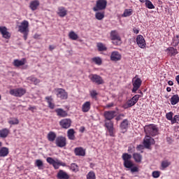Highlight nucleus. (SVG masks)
Instances as JSON below:
<instances>
[{
    "mask_svg": "<svg viewBox=\"0 0 179 179\" xmlns=\"http://www.w3.org/2000/svg\"><path fill=\"white\" fill-rule=\"evenodd\" d=\"M28 110L29 111H31V113H34V110H37V108L36 106H29V107L28 108Z\"/></svg>",
    "mask_w": 179,
    "mask_h": 179,
    "instance_id": "13d9d810",
    "label": "nucleus"
},
{
    "mask_svg": "<svg viewBox=\"0 0 179 179\" xmlns=\"http://www.w3.org/2000/svg\"><path fill=\"white\" fill-rule=\"evenodd\" d=\"M171 124L172 125H173V124H179V115H175L173 116V119L172 120V122Z\"/></svg>",
    "mask_w": 179,
    "mask_h": 179,
    "instance_id": "8fccbe9b",
    "label": "nucleus"
},
{
    "mask_svg": "<svg viewBox=\"0 0 179 179\" xmlns=\"http://www.w3.org/2000/svg\"><path fill=\"white\" fill-rule=\"evenodd\" d=\"M90 96L92 97V99H97V96L99 94V93H97V91L93 90H91L90 92Z\"/></svg>",
    "mask_w": 179,
    "mask_h": 179,
    "instance_id": "09e8293b",
    "label": "nucleus"
},
{
    "mask_svg": "<svg viewBox=\"0 0 179 179\" xmlns=\"http://www.w3.org/2000/svg\"><path fill=\"white\" fill-rule=\"evenodd\" d=\"M92 108V103L90 101H85L81 108L83 113H89Z\"/></svg>",
    "mask_w": 179,
    "mask_h": 179,
    "instance_id": "412c9836",
    "label": "nucleus"
},
{
    "mask_svg": "<svg viewBox=\"0 0 179 179\" xmlns=\"http://www.w3.org/2000/svg\"><path fill=\"white\" fill-rule=\"evenodd\" d=\"M9 155V148L2 147L0 148V157H6Z\"/></svg>",
    "mask_w": 179,
    "mask_h": 179,
    "instance_id": "cd10ccee",
    "label": "nucleus"
},
{
    "mask_svg": "<svg viewBox=\"0 0 179 179\" xmlns=\"http://www.w3.org/2000/svg\"><path fill=\"white\" fill-rule=\"evenodd\" d=\"M105 127L107 128V129H110L112 128H114V122L111 120H109L108 122H106Z\"/></svg>",
    "mask_w": 179,
    "mask_h": 179,
    "instance_id": "c03bdc74",
    "label": "nucleus"
},
{
    "mask_svg": "<svg viewBox=\"0 0 179 179\" xmlns=\"http://www.w3.org/2000/svg\"><path fill=\"white\" fill-rule=\"evenodd\" d=\"M171 164V162H169L168 160L162 161L161 163L162 170H164V169H167V167H169Z\"/></svg>",
    "mask_w": 179,
    "mask_h": 179,
    "instance_id": "ea45409f",
    "label": "nucleus"
},
{
    "mask_svg": "<svg viewBox=\"0 0 179 179\" xmlns=\"http://www.w3.org/2000/svg\"><path fill=\"white\" fill-rule=\"evenodd\" d=\"M122 159L124 160V162H129L132 159V155L128 154V153H124L122 156Z\"/></svg>",
    "mask_w": 179,
    "mask_h": 179,
    "instance_id": "a19ab883",
    "label": "nucleus"
},
{
    "mask_svg": "<svg viewBox=\"0 0 179 179\" xmlns=\"http://www.w3.org/2000/svg\"><path fill=\"white\" fill-rule=\"evenodd\" d=\"M24 64H26V59L24 58H22L21 60L15 59L13 62V65L17 68H19V66H23Z\"/></svg>",
    "mask_w": 179,
    "mask_h": 179,
    "instance_id": "b1692460",
    "label": "nucleus"
},
{
    "mask_svg": "<svg viewBox=\"0 0 179 179\" xmlns=\"http://www.w3.org/2000/svg\"><path fill=\"white\" fill-rule=\"evenodd\" d=\"M10 134V131L9 129L4 128L2 129H0V138L2 139H5L6 138H8V136Z\"/></svg>",
    "mask_w": 179,
    "mask_h": 179,
    "instance_id": "5701e85b",
    "label": "nucleus"
},
{
    "mask_svg": "<svg viewBox=\"0 0 179 179\" xmlns=\"http://www.w3.org/2000/svg\"><path fill=\"white\" fill-rule=\"evenodd\" d=\"M90 79L93 82V83H96V85H103L104 83L103 78L97 74H92L90 76Z\"/></svg>",
    "mask_w": 179,
    "mask_h": 179,
    "instance_id": "9d476101",
    "label": "nucleus"
},
{
    "mask_svg": "<svg viewBox=\"0 0 179 179\" xmlns=\"http://www.w3.org/2000/svg\"><path fill=\"white\" fill-rule=\"evenodd\" d=\"M92 61L95 65H98L99 66L103 64V59H101L100 57H93L92 58Z\"/></svg>",
    "mask_w": 179,
    "mask_h": 179,
    "instance_id": "72a5a7b5",
    "label": "nucleus"
},
{
    "mask_svg": "<svg viewBox=\"0 0 179 179\" xmlns=\"http://www.w3.org/2000/svg\"><path fill=\"white\" fill-rule=\"evenodd\" d=\"M136 76H136L135 78L132 79V93H136V92H138V89L141 87L142 85V80L140 78H136Z\"/></svg>",
    "mask_w": 179,
    "mask_h": 179,
    "instance_id": "423d86ee",
    "label": "nucleus"
},
{
    "mask_svg": "<svg viewBox=\"0 0 179 179\" xmlns=\"http://www.w3.org/2000/svg\"><path fill=\"white\" fill-rule=\"evenodd\" d=\"M143 145L146 149H149L151 145H155V139L147 135L143 140Z\"/></svg>",
    "mask_w": 179,
    "mask_h": 179,
    "instance_id": "f8f14e48",
    "label": "nucleus"
},
{
    "mask_svg": "<svg viewBox=\"0 0 179 179\" xmlns=\"http://www.w3.org/2000/svg\"><path fill=\"white\" fill-rule=\"evenodd\" d=\"M175 41H176V44H179V36L178 35L176 36V40H175Z\"/></svg>",
    "mask_w": 179,
    "mask_h": 179,
    "instance_id": "69168bd1",
    "label": "nucleus"
},
{
    "mask_svg": "<svg viewBox=\"0 0 179 179\" xmlns=\"http://www.w3.org/2000/svg\"><path fill=\"white\" fill-rule=\"evenodd\" d=\"M136 43L140 48H146V41L142 35H138L136 38Z\"/></svg>",
    "mask_w": 179,
    "mask_h": 179,
    "instance_id": "2eb2a0df",
    "label": "nucleus"
},
{
    "mask_svg": "<svg viewBox=\"0 0 179 179\" xmlns=\"http://www.w3.org/2000/svg\"><path fill=\"white\" fill-rule=\"evenodd\" d=\"M35 166L38 167V170H43V169H44V164L41 159H36L35 162Z\"/></svg>",
    "mask_w": 179,
    "mask_h": 179,
    "instance_id": "c9c22d12",
    "label": "nucleus"
},
{
    "mask_svg": "<svg viewBox=\"0 0 179 179\" xmlns=\"http://www.w3.org/2000/svg\"><path fill=\"white\" fill-rule=\"evenodd\" d=\"M18 29L20 33H26L29 31V22L27 20H24L21 23V25L19 26Z\"/></svg>",
    "mask_w": 179,
    "mask_h": 179,
    "instance_id": "4468645a",
    "label": "nucleus"
},
{
    "mask_svg": "<svg viewBox=\"0 0 179 179\" xmlns=\"http://www.w3.org/2000/svg\"><path fill=\"white\" fill-rule=\"evenodd\" d=\"M137 150H142L143 149V145H139L136 148Z\"/></svg>",
    "mask_w": 179,
    "mask_h": 179,
    "instance_id": "680f3d73",
    "label": "nucleus"
},
{
    "mask_svg": "<svg viewBox=\"0 0 179 179\" xmlns=\"http://www.w3.org/2000/svg\"><path fill=\"white\" fill-rule=\"evenodd\" d=\"M55 92H56V96L60 100H66L68 99V92L62 88H55Z\"/></svg>",
    "mask_w": 179,
    "mask_h": 179,
    "instance_id": "0eeeda50",
    "label": "nucleus"
},
{
    "mask_svg": "<svg viewBox=\"0 0 179 179\" xmlns=\"http://www.w3.org/2000/svg\"><path fill=\"white\" fill-rule=\"evenodd\" d=\"M115 114H117L115 110H108L104 112L103 117L107 121H111L117 115Z\"/></svg>",
    "mask_w": 179,
    "mask_h": 179,
    "instance_id": "ddd939ff",
    "label": "nucleus"
},
{
    "mask_svg": "<svg viewBox=\"0 0 179 179\" xmlns=\"http://www.w3.org/2000/svg\"><path fill=\"white\" fill-rule=\"evenodd\" d=\"M87 179H96V173L93 171H90L87 175Z\"/></svg>",
    "mask_w": 179,
    "mask_h": 179,
    "instance_id": "49530a36",
    "label": "nucleus"
},
{
    "mask_svg": "<svg viewBox=\"0 0 179 179\" xmlns=\"http://www.w3.org/2000/svg\"><path fill=\"white\" fill-rule=\"evenodd\" d=\"M144 131L148 136H156L159 135V127L155 124L145 126Z\"/></svg>",
    "mask_w": 179,
    "mask_h": 179,
    "instance_id": "f257e3e1",
    "label": "nucleus"
},
{
    "mask_svg": "<svg viewBox=\"0 0 179 179\" xmlns=\"http://www.w3.org/2000/svg\"><path fill=\"white\" fill-rule=\"evenodd\" d=\"M130 169L131 173H138V171H139V168H138L137 166H132Z\"/></svg>",
    "mask_w": 179,
    "mask_h": 179,
    "instance_id": "5fc2aeb1",
    "label": "nucleus"
},
{
    "mask_svg": "<svg viewBox=\"0 0 179 179\" xmlns=\"http://www.w3.org/2000/svg\"><path fill=\"white\" fill-rule=\"evenodd\" d=\"M111 107H114V103H108L106 106V108H111Z\"/></svg>",
    "mask_w": 179,
    "mask_h": 179,
    "instance_id": "bf43d9fd",
    "label": "nucleus"
},
{
    "mask_svg": "<svg viewBox=\"0 0 179 179\" xmlns=\"http://www.w3.org/2000/svg\"><path fill=\"white\" fill-rule=\"evenodd\" d=\"M59 125L64 129H68L71 128V125H72V120L70 118H65L59 121Z\"/></svg>",
    "mask_w": 179,
    "mask_h": 179,
    "instance_id": "9b49d317",
    "label": "nucleus"
},
{
    "mask_svg": "<svg viewBox=\"0 0 179 179\" xmlns=\"http://www.w3.org/2000/svg\"><path fill=\"white\" fill-rule=\"evenodd\" d=\"M55 112L57 113V116L60 117L61 118L68 117V112L62 108H57L55 110Z\"/></svg>",
    "mask_w": 179,
    "mask_h": 179,
    "instance_id": "6ab92c4d",
    "label": "nucleus"
},
{
    "mask_svg": "<svg viewBox=\"0 0 179 179\" xmlns=\"http://www.w3.org/2000/svg\"><path fill=\"white\" fill-rule=\"evenodd\" d=\"M10 94L15 96V97H22V96L26 94V90L23 88L12 89L10 90Z\"/></svg>",
    "mask_w": 179,
    "mask_h": 179,
    "instance_id": "6e6552de",
    "label": "nucleus"
},
{
    "mask_svg": "<svg viewBox=\"0 0 179 179\" xmlns=\"http://www.w3.org/2000/svg\"><path fill=\"white\" fill-rule=\"evenodd\" d=\"M139 93H141V95L136 94L131 99H129L127 101V103L123 104L122 106L123 108L127 110V108H131V107H133V106H135L136 102L139 101V99H141V97L143 96V92H142V91H140Z\"/></svg>",
    "mask_w": 179,
    "mask_h": 179,
    "instance_id": "f03ea898",
    "label": "nucleus"
},
{
    "mask_svg": "<svg viewBox=\"0 0 179 179\" xmlns=\"http://www.w3.org/2000/svg\"><path fill=\"white\" fill-rule=\"evenodd\" d=\"M70 170L76 173L77 171H79V166H78V164L73 163L71 164Z\"/></svg>",
    "mask_w": 179,
    "mask_h": 179,
    "instance_id": "a18cd8bd",
    "label": "nucleus"
},
{
    "mask_svg": "<svg viewBox=\"0 0 179 179\" xmlns=\"http://www.w3.org/2000/svg\"><path fill=\"white\" fill-rule=\"evenodd\" d=\"M110 136H114V127L112 129H108Z\"/></svg>",
    "mask_w": 179,
    "mask_h": 179,
    "instance_id": "4d7b16f0",
    "label": "nucleus"
},
{
    "mask_svg": "<svg viewBox=\"0 0 179 179\" xmlns=\"http://www.w3.org/2000/svg\"><path fill=\"white\" fill-rule=\"evenodd\" d=\"M76 156H86V150L82 147H78L74 149Z\"/></svg>",
    "mask_w": 179,
    "mask_h": 179,
    "instance_id": "aec40b11",
    "label": "nucleus"
},
{
    "mask_svg": "<svg viewBox=\"0 0 179 179\" xmlns=\"http://www.w3.org/2000/svg\"><path fill=\"white\" fill-rule=\"evenodd\" d=\"M57 15L60 17H65L68 15V10L64 6H60L58 8Z\"/></svg>",
    "mask_w": 179,
    "mask_h": 179,
    "instance_id": "4be33fe9",
    "label": "nucleus"
},
{
    "mask_svg": "<svg viewBox=\"0 0 179 179\" xmlns=\"http://www.w3.org/2000/svg\"><path fill=\"white\" fill-rule=\"evenodd\" d=\"M133 31L135 34H139V30L136 28H134Z\"/></svg>",
    "mask_w": 179,
    "mask_h": 179,
    "instance_id": "052dcab7",
    "label": "nucleus"
},
{
    "mask_svg": "<svg viewBox=\"0 0 179 179\" xmlns=\"http://www.w3.org/2000/svg\"><path fill=\"white\" fill-rule=\"evenodd\" d=\"M125 117V115L124 114H120L118 116L116 117L115 120L116 121H121L122 120V117Z\"/></svg>",
    "mask_w": 179,
    "mask_h": 179,
    "instance_id": "6e6d98bb",
    "label": "nucleus"
},
{
    "mask_svg": "<svg viewBox=\"0 0 179 179\" xmlns=\"http://www.w3.org/2000/svg\"><path fill=\"white\" fill-rule=\"evenodd\" d=\"M98 51H107V47L103 43H98L96 45Z\"/></svg>",
    "mask_w": 179,
    "mask_h": 179,
    "instance_id": "4c0bfd02",
    "label": "nucleus"
},
{
    "mask_svg": "<svg viewBox=\"0 0 179 179\" xmlns=\"http://www.w3.org/2000/svg\"><path fill=\"white\" fill-rule=\"evenodd\" d=\"M107 8V0H96V5L92 8L94 12L105 10Z\"/></svg>",
    "mask_w": 179,
    "mask_h": 179,
    "instance_id": "20e7f679",
    "label": "nucleus"
},
{
    "mask_svg": "<svg viewBox=\"0 0 179 179\" xmlns=\"http://www.w3.org/2000/svg\"><path fill=\"white\" fill-rule=\"evenodd\" d=\"M152 176L153 177V178H159V177H160V171H154L152 173Z\"/></svg>",
    "mask_w": 179,
    "mask_h": 179,
    "instance_id": "864d4df0",
    "label": "nucleus"
},
{
    "mask_svg": "<svg viewBox=\"0 0 179 179\" xmlns=\"http://www.w3.org/2000/svg\"><path fill=\"white\" fill-rule=\"evenodd\" d=\"M49 50L50 51H52V50H55V46L52 45H49Z\"/></svg>",
    "mask_w": 179,
    "mask_h": 179,
    "instance_id": "e2e57ef3",
    "label": "nucleus"
},
{
    "mask_svg": "<svg viewBox=\"0 0 179 179\" xmlns=\"http://www.w3.org/2000/svg\"><path fill=\"white\" fill-rule=\"evenodd\" d=\"M121 58H122V56L119 53L118 51H113L110 54V61H113V62H117L118 61H121Z\"/></svg>",
    "mask_w": 179,
    "mask_h": 179,
    "instance_id": "dca6fc26",
    "label": "nucleus"
},
{
    "mask_svg": "<svg viewBox=\"0 0 179 179\" xmlns=\"http://www.w3.org/2000/svg\"><path fill=\"white\" fill-rule=\"evenodd\" d=\"M145 6H146V8H148V9H155V5H153V3H152V1H150V0H148V1L145 3Z\"/></svg>",
    "mask_w": 179,
    "mask_h": 179,
    "instance_id": "3c124183",
    "label": "nucleus"
},
{
    "mask_svg": "<svg viewBox=\"0 0 179 179\" xmlns=\"http://www.w3.org/2000/svg\"><path fill=\"white\" fill-rule=\"evenodd\" d=\"M45 99L48 104L49 108H50V110H54V108H55V103H52V96H46Z\"/></svg>",
    "mask_w": 179,
    "mask_h": 179,
    "instance_id": "bb28decb",
    "label": "nucleus"
},
{
    "mask_svg": "<svg viewBox=\"0 0 179 179\" xmlns=\"http://www.w3.org/2000/svg\"><path fill=\"white\" fill-rule=\"evenodd\" d=\"M166 92H171V87H168L166 88Z\"/></svg>",
    "mask_w": 179,
    "mask_h": 179,
    "instance_id": "774afa93",
    "label": "nucleus"
},
{
    "mask_svg": "<svg viewBox=\"0 0 179 179\" xmlns=\"http://www.w3.org/2000/svg\"><path fill=\"white\" fill-rule=\"evenodd\" d=\"M110 36V40H112V43L114 44V45H121V36H120V34L117 30L111 31Z\"/></svg>",
    "mask_w": 179,
    "mask_h": 179,
    "instance_id": "39448f33",
    "label": "nucleus"
},
{
    "mask_svg": "<svg viewBox=\"0 0 179 179\" xmlns=\"http://www.w3.org/2000/svg\"><path fill=\"white\" fill-rule=\"evenodd\" d=\"M24 34V39L26 41L27 40V32H22Z\"/></svg>",
    "mask_w": 179,
    "mask_h": 179,
    "instance_id": "0e129e2a",
    "label": "nucleus"
},
{
    "mask_svg": "<svg viewBox=\"0 0 179 179\" xmlns=\"http://www.w3.org/2000/svg\"><path fill=\"white\" fill-rule=\"evenodd\" d=\"M171 104L172 106H176V104H178L179 103V96L178 94H174L170 99Z\"/></svg>",
    "mask_w": 179,
    "mask_h": 179,
    "instance_id": "473e14b6",
    "label": "nucleus"
},
{
    "mask_svg": "<svg viewBox=\"0 0 179 179\" xmlns=\"http://www.w3.org/2000/svg\"><path fill=\"white\" fill-rule=\"evenodd\" d=\"M95 19L97 20H103L104 19V16L106 13L103 10L101 11H95Z\"/></svg>",
    "mask_w": 179,
    "mask_h": 179,
    "instance_id": "c85d7f7f",
    "label": "nucleus"
},
{
    "mask_svg": "<svg viewBox=\"0 0 179 179\" xmlns=\"http://www.w3.org/2000/svg\"><path fill=\"white\" fill-rule=\"evenodd\" d=\"M76 131L73 129H70L67 131V137L69 141H75L76 137L75 136Z\"/></svg>",
    "mask_w": 179,
    "mask_h": 179,
    "instance_id": "a878e982",
    "label": "nucleus"
},
{
    "mask_svg": "<svg viewBox=\"0 0 179 179\" xmlns=\"http://www.w3.org/2000/svg\"><path fill=\"white\" fill-rule=\"evenodd\" d=\"M133 158L136 163H141L142 162V155L135 152L133 154Z\"/></svg>",
    "mask_w": 179,
    "mask_h": 179,
    "instance_id": "f704fd0d",
    "label": "nucleus"
},
{
    "mask_svg": "<svg viewBox=\"0 0 179 179\" xmlns=\"http://www.w3.org/2000/svg\"><path fill=\"white\" fill-rule=\"evenodd\" d=\"M10 125H17L19 124V120L17 118H13L8 121Z\"/></svg>",
    "mask_w": 179,
    "mask_h": 179,
    "instance_id": "de8ad7c7",
    "label": "nucleus"
},
{
    "mask_svg": "<svg viewBox=\"0 0 179 179\" xmlns=\"http://www.w3.org/2000/svg\"><path fill=\"white\" fill-rule=\"evenodd\" d=\"M168 85H169V86H173V85H174V83H173L172 80H169V81L168 82Z\"/></svg>",
    "mask_w": 179,
    "mask_h": 179,
    "instance_id": "338daca9",
    "label": "nucleus"
},
{
    "mask_svg": "<svg viewBox=\"0 0 179 179\" xmlns=\"http://www.w3.org/2000/svg\"><path fill=\"white\" fill-rule=\"evenodd\" d=\"M47 138L49 142H54L57 139V134L54 131H50L48 134Z\"/></svg>",
    "mask_w": 179,
    "mask_h": 179,
    "instance_id": "7c9ffc66",
    "label": "nucleus"
},
{
    "mask_svg": "<svg viewBox=\"0 0 179 179\" xmlns=\"http://www.w3.org/2000/svg\"><path fill=\"white\" fill-rule=\"evenodd\" d=\"M29 79L31 82H33L34 85H38V83H40V80L37 79L36 77H29Z\"/></svg>",
    "mask_w": 179,
    "mask_h": 179,
    "instance_id": "603ef678",
    "label": "nucleus"
},
{
    "mask_svg": "<svg viewBox=\"0 0 179 179\" xmlns=\"http://www.w3.org/2000/svg\"><path fill=\"white\" fill-rule=\"evenodd\" d=\"M38 6H40V1L38 0L31 1L29 5V8L31 9V10H36Z\"/></svg>",
    "mask_w": 179,
    "mask_h": 179,
    "instance_id": "c756f323",
    "label": "nucleus"
},
{
    "mask_svg": "<svg viewBox=\"0 0 179 179\" xmlns=\"http://www.w3.org/2000/svg\"><path fill=\"white\" fill-rule=\"evenodd\" d=\"M173 115H174V113L169 112V113H166V120H168V121H171V123L174 118Z\"/></svg>",
    "mask_w": 179,
    "mask_h": 179,
    "instance_id": "79ce46f5",
    "label": "nucleus"
},
{
    "mask_svg": "<svg viewBox=\"0 0 179 179\" xmlns=\"http://www.w3.org/2000/svg\"><path fill=\"white\" fill-rule=\"evenodd\" d=\"M133 12H134V10L131 8L125 9L122 16V17H128L132 15Z\"/></svg>",
    "mask_w": 179,
    "mask_h": 179,
    "instance_id": "e433bc0d",
    "label": "nucleus"
},
{
    "mask_svg": "<svg viewBox=\"0 0 179 179\" xmlns=\"http://www.w3.org/2000/svg\"><path fill=\"white\" fill-rule=\"evenodd\" d=\"M69 37L71 40H76L77 38H79V36H78V34H76V33H75V31H71L69 32Z\"/></svg>",
    "mask_w": 179,
    "mask_h": 179,
    "instance_id": "58836bf2",
    "label": "nucleus"
},
{
    "mask_svg": "<svg viewBox=\"0 0 179 179\" xmlns=\"http://www.w3.org/2000/svg\"><path fill=\"white\" fill-rule=\"evenodd\" d=\"M57 178L59 179H69V176L63 170H59L57 173Z\"/></svg>",
    "mask_w": 179,
    "mask_h": 179,
    "instance_id": "393cba45",
    "label": "nucleus"
},
{
    "mask_svg": "<svg viewBox=\"0 0 179 179\" xmlns=\"http://www.w3.org/2000/svg\"><path fill=\"white\" fill-rule=\"evenodd\" d=\"M46 162L49 164H51L52 166H53L55 170H58L60 166H62V167H65L66 166V164H65L64 162H61L59 159L55 160L51 157H48L46 159Z\"/></svg>",
    "mask_w": 179,
    "mask_h": 179,
    "instance_id": "7ed1b4c3",
    "label": "nucleus"
},
{
    "mask_svg": "<svg viewBox=\"0 0 179 179\" xmlns=\"http://www.w3.org/2000/svg\"><path fill=\"white\" fill-rule=\"evenodd\" d=\"M166 51L169 52L168 54L171 57H174V55H177V54H178V51L177 50V49L174 48L173 47L168 48Z\"/></svg>",
    "mask_w": 179,
    "mask_h": 179,
    "instance_id": "2f4dec72",
    "label": "nucleus"
},
{
    "mask_svg": "<svg viewBox=\"0 0 179 179\" xmlns=\"http://www.w3.org/2000/svg\"><path fill=\"white\" fill-rule=\"evenodd\" d=\"M120 128L121 131H122L123 134H125L127 132V130L128 128H129V121L128 119H124L120 124Z\"/></svg>",
    "mask_w": 179,
    "mask_h": 179,
    "instance_id": "a211bd4d",
    "label": "nucleus"
},
{
    "mask_svg": "<svg viewBox=\"0 0 179 179\" xmlns=\"http://www.w3.org/2000/svg\"><path fill=\"white\" fill-rule=\"evenodd\" d=\"M55 145L57 148H65L66 146V137L59 136L55 139Z\"/></svg>",
    "mask_w": 179,
    "mask_h": 179,
    "instance_id": "1a4fd4ad",
    "label": "nucleus"
},
{
    "mask_svg": "<svg viewBox=\"0 0 179 179\" xmlns=\"http://www.w3.org/2000/svg\"><path fill=\"white\" fill-rule=\"evenodd\" d=\"M124 166L126 169H132L134 167V163H132L131 160L126 161L124 162Z\"/></svg>",
    "mask_w": 179,
    "mask_h": 179,
    "instance_id": "37998d69",
    "label": "nucleus"
},
{
    "mask_svg": "<svg viewBox=\"0 0 179 179\" xmlns=\"http://www.w3.org/2000/svg\"><path fill=\"white\" fill-rule=\"evenodd\" d=\"M0 33L2 35L3 38H6V40L10 38V33L8 31V28H6V27H0Z\"/></svg>",
    "mask_w": 179,
    "mask_h": 179,
    "instance_id": "f3484780",
    "label": "nucleus"
}]
</instances>
